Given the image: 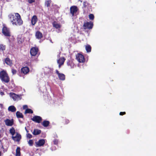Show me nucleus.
Masks as SVG:
<instances>
[{
	"label": "nucleus",
	"instance_id": "nucleus-8",
	"mask_svg": "<svg viewBox=\"0 0 156 156\" xmlns=\"http://www.w3.org/2000/svg\"><path fill=\"white\" fill-rule=\"evenodd\" d=\"M31 120L37 123H40L42 121V118L38 116H35L31 119Z\"/></svg>",
	"mask_w": 156,
	"mask_h": 156
},
{
	"label": "nucleus",
	"instance_id": "nucleus-28",
	"mask_svg": "<svg viewBox=\"0 0 156 156\" xmlns=\"http://www.w3.org/2000/svg\"><path fill=\"white\" fill-rule=\"evenodd\" d=\"M33 113V111L31 109H30L29 108H27V109L25 112V113Z\"/></svg>",
	"mask_w": 156,
	"mask_h": 156
},
{
	"label": "nucleus",
	"instance_id": "nucleus-32",
	"mask_svg": "<svg viewBox=\"0 0 156 156\" xmlns=\"http://www.w3.org/2000/svg\"><path fill=\"white\" fill-rule=\"evenodd\" d=\"M12 72L13 75H14L16 74V71L14 69H12Z\"/></svg>",
	"mask_w": 156,
	"mask_h": 156
},
{
	"label": "nucleus",
	"instance_id": "nucleus-19",
	"mask_svg": "<svg viewBox=\"0 0 156 156\" xmlns=\"http://www.w3.org/2000/svg\"><path fill=\"white\" fill-rule=\"evenodd\" d=\"M35 36L36 38L39 39H41L43 37L42 34L39 31L36 32Z\"/></svg>",
	"mask_w": 156,
	"mask_h": 156
},
{
	"label": "nucleus",
	"instance_id": "nucleus-16",
	"mask_svg": "<svg viewBox=\"0 0 156 156\" xmlns=\"http://www.w3.org/2000/svg\"><path fill=\"white\" fill-rule=\"evenodd\" d=\"M37 21V18L36 15L34 16L31 20V22L32 25H34Z\"/></svg>",
	"mask_w": 156,
	"mask_h": 156
},
{
	"label": "nucleus",
	"instance_id": "nucleus-4",
	"mask_svg": "<svg viewBox=\"0 0 156 156\" xmlns=\"http://www.w3.org/2000/svg\"><path fill=\"white\" fill-rule=\"evenodd\" d=\"M76 58L77 60L80 63H83L85 61L84 56L80 53H77L76 55Z\"/></svg>",
	"mask_w": 156,
	"mask_h": 156
},
{
	"label": "nucleus",
	"instance_id": "nucleus-36",
	"mask_svg": "<svg viewBox=\"0 0 156 156\" xmlns=\"http://www.w3.org/2000/svg\"><path fill=\"white\" fill-rule=\"evenodd\" d=\"M53 142L54 143V144H58V141L57 140H54Z\"/></svg>",
	"mask_w": 156,
	"mask_h": 156
},
{
	"label": "nucleus",
	"instance_id": "nucleus-2",
	"mask_svg": "<svg viewBox=\"0 0 156 156\" xmlns=\"http://www.w3.org/2000/svg\"><path fill=\"white\" fill-rule=\"evenodd\" d=\"M0 79L2 82L8 83L10 80L9 77L6 71L3 70L0 72Z\"/></svg>",
	"mask_w": 156,
	"mask_h": 156
},
{
	"label": "nucleus",
	"instance_id": "nucleus-37",
	"mask_svg": "<svg viewBox=\"0 0 156 156\" xmlns=\"http://www.w3.org/2000/svg\"><path fill=\"white\" fill-rule=\"evenodd\" d=\"M27 108V106L26 105H24L23 106V109H25Z\"/></svg>",
	"mask_w": 156,
	"mask_h": 156
},
{
	"label": "nucleus",
	"instance_id": "nucleus-5",
	"mask_svg": "<svg viewBox=\"0 0 156 156\" xmlns=\"http://www.w3.org/2000/svg\"><path fill=\"white\" fill-rule=\"evenodd\" d=\"M70 12L72 16H74L77 12L78 9L77 7L75 5L71 6L70 8Z\"/></svg>",
	"mask_w": 156,
	"mask_h": 156
},
{
	"label": "nucleus",
	"instance_id": "nucleus-33",
	"mask_svg": "<svg viewBox=\"0 0 156 156\" xmlns=\"http://www.w3.org/2000/svg\"><path fill=\"white\" fill-rule=\"evenodd\" d=\"M27 137L29 139L31 138L32 137V135L30 133H27Z\"/></svg>",
	"mask_w": 156,
	"mask_h": 156
},
{
	"label": "nucleus",
	"instance_id": "nucleus-6",
	"mask_svg": "<svg viewBox=\"0 0 156 156\" xmlns=\"http://www.w3.org/2000/svg\"><path fill=\"white\" fill-rule=\"evenodd\" d=\"M93 23L91 22H87L86 23H85L83 25L84 28L85 29H91L93 27Z\"/></svg>",
	"mask_w": 156,
	"mask_h": 156
},
{
	"label": "nucleus",
	"instance_id": "nucleus-30",
	"mask_svg": "<svg viewBox=\"0 0 156 156\" xmlns=\"http://www.w3.org/2000/svg\"><path fill=\"white\" fill-rule=\"evenodd\" d=\"M89 19L90 20H93L94 18V16L93 14H90L89 16Z\"/></svg>",
	"mask_w": 156,
	"mask_h": 156
},
{
	"label": "nucleus",
	"instance_id": "nucleus-21",
	"mask_svg": "<svg viewBox=\"0 0 156 156\" xmlns=\"http://www.w3.org/2000/svg\"><path fill=\"white\" fill-rule=\"evenodd\" d=\"M16 115L17 118H23V115L22 113L19 111L16 112Z\"/></svg>",
	"mask_w": 156,
	"mask_h": 156
},
{
	"label": "nucleus",
	"instance_id": "nucleus-39",
	"mask_svg": "<svg viewBox=\"0 0 156 156\" xmlns=\"http://www.w3.org/2000/svg\"><path fill=\"white\" fill-rule=\"evenodd\" d=\"M0 107H1V108H2L3 107V105L2 104H0Z\"/></svg>",
	"mask_w": 156,
	"mask_h": 156
},
{
	"label": "nucleus",
	"instance_id": "nucleus-35",
	"mask_svg": "<svg viewBox=\"0 0 156 156\" xmlns=\"http://www.w3.org/2000/svg\"><path fill=\"white\" fill-rule=\"evenodd\" d=\"M126 113L125 112H120L119 113V115H123L126 114Z\"/></svg>",
	"mask_w": 156,
	"mask_h": 156
},
{
	"label": "nucleus",
	"instance_id": "nucleus-27",
	"mask_svg": "<svg viewBox=\"0 0 156 156\" xmlns=\"http://www.w3.org/2000/svg\"><path fill=\"white\" fill-rule=\"evenodd\" d=\"M53 25L54 27L56 28H58L60 27V25L56 22H54Z\"/></svg>",
	"mask_w": 156,
	"mask_h": 156
},
{
	"label": "nucleus",
	"instance_id": "nucleus-23",
	"mask_svg": "<svg viewBox=\"0 0 156 156\" xmlns=\"http://www.w3.org/2000/svg\"><path fill=\"white\" fill-rule=\"evenodd\" d=\"M86 50L87 52H90L91 51V48L89 45H87L86 46Z\"/></svg>",
	"mask_w": 156,
	"mask_h": 156
},
{
	"label": "nucleus",
	"instance_id": "nucleus-25",
	"mask_svg": "<svg viewBox=\"0 0 156 156\" xmlns=\"http://www.w3.org/2000/svg\"><path fill=\"white\" fill-rule=\"evenodd\" d=\"M49 122L48 121H44L42 123V125L44 127H47L48 126Z\"/></svg>",
	"mask_w": 156,
	"mask_h": 156
},
{
	"label": "nucleus",
	"instance_id": "nucleus-20",
	"mask_svg": "<svg viewBox=\"0 0 156 156\" xmlns=\"http://www.w3.org/2000/svg\"><path fill=\"white\" fill-rule=\"evenodd\" d=\"M41 132V131L40 130L38 129H34L32 133L34 135H36L40 134Z\"/></svg>",
	"mask_w": 156,
	"mask_h": 156
},
{
	"label": "nucleus",
	"instance_id": "nucleus-17",
	"mask_svg": "<svg viewBox=\"0 0 156 156\" xmlns=\"http://www.w3.org/2000/svg\"><path fill=\"white\" fill-rule=\"evenodd\" d=\"M5 62L7 65L11 66L12 65V61L8 58H6L5 60Z\"/></svg>",
	"mask_w": 156,
	"mask_h": 156
},
{
	"label": "nucleus",
	"instance_id": "nucleus-12",
	"mask_svg": "<svg viewBox=\"0 0 156 156\" xmlns=\"http://www.w3.org/2000/svg\"><path fill=\"white\" fill-rule=\"evenodd\" d=\"M65 60V59L64 57L60 58L57 60V63L58 64V67L59 68H60L61 66L63 65L64 61Z\"/></svg>",
	"mask_w": 156,
	"mask_h": 156
},
{
	"label": "nucleus",
	"instance_id": "nucleus-22",
	"mask_svg": "<svg viewBox=\"0 0 156 156\" xmlns=\"http://www.w3.org/2000/svg\"><path fill=\"white\" fill-rule=\"evenodd\" d=\"M20 147H17L16 150V156H20Z\"/></svg>",
	"mask_w": 156,
	"mask_h": 156
},
{
	"label": "nucleus",
	"instance_id": "nucleus-26",
	"mask_svg": "<svg viewBox=\"0 0 156 156\" xmlns=\"http://www.w3.org/2000/svg\"><path fill=\"white\" fill-rule=\"evenodd\" d=\"M9 132L12 136H13L15 133V129L13 127L12 128L10 129Z\"/></svg>",
	"mask_w": 156,
	"mask_h": 156
},
{
	"label": "nucleus",
	"instance_id": "nucleus-3",
	"mask_svg": "<svg viewBox=\"0 0 156 156\" xmlns=\"http://www.w3.org/2000/svg\"><path fill=\"white\" fill-rule=\"evenodd\" d=\"M9 95L14 101H18L21 100L22 98L21 95H17L14 93H10Z\"/></svg>",
	"mask_w": 156,
	"mask_h": 156
},
{
	"label": "nucleus",
	"instance_id": "nucleus-41",
	"mask_svg": "<svg viewBox=\"0 0 156 156\" xmlns=\"http://www.w3.org/2000/svg\"><path fill=\"white\" fill-rule=\"evenodd\" d=\"M57 57H60V54H59L58 55H57Z\"/></svg>",
	"mask_w": 156,
	"mask_h": 156
},
{
	"label": "nucleus",
	"instance_id": "nucleus-18",
	"mask_svg": "<svg viewBox=\"0 0 156 156\" xmlns=\"http://www.w3.org/2000/svg\"><path fill=\"white\" fill-rule=\"evenodd\" d=\"M8 110L9 111L11 112H14L16 111V108L13 105H11L9 106L8 107Z\"/></svg>",
	"mask_w": 156,
	"mask_h": 156
},
{
	"label": "nucleus",
	"instance_id": "nucleus-11",
	"mask_svg": "<svg viewBox=\"0 0 156 156\" xmlns=\"http://www.w3.org/2000/svg\"><path fill=\"white\" fill-rule=\"evenodd\" d=\"M21 135L18 133H16V136H13L12 137V139L14 141H19L21 139Z\"/></svg>",
	"mask_w": 156,
	"mask_h": 156
},
{
	"label": "nucleus",
	"instance_id": "nucleus-42",
	"mask_svg": "<svg viewBox=\"0 0 156 156\" xmlns=\"http://www.w3.org/2000/svg\"><path fill=\"white\" fill-rule=\"evenodd\" d=\"M1 137H2V136H1V135L0 134V138H1Z\"/></svg>",
	"mask_w": 156,
	"mask_h": 156
},
{
	"label": "nucleus",
	"instance_id": "nucleus-9",
	"mask_svg": "<svg viewBox=\"0 0 156 156\" xmlns=\"http://www.w3.org/2000/svg\"><path fill=\"white\" fill-rule=\"evenodd\" d=\"M5 124L8 126H11L13 124V120L12 119H7L4 121Z\"/></svg>",
	"mask_w": 156,
	"mask_h": 156
},
{
	"label": "nucleus",
	"instance_id": "nucleus-38",
	"mask_svg": "<svg viewBox=\"0 0 156 156\" xmlns=\"http://www.w3.org/2000/svg\"><path fill=\"white\" fill-rule=\"evenodd\" d=\"M0 94L1 95L3 96L4 94V93L2 92H0Z\"/></svg>",
	"mask_w": 156,
	"mask_h": 156
},
{
	"label": "nucleus",
	"instance_id": "nucleus-10",
	"mask_svg": "<svg viewBox=\"0 0 156 156\" xmlns=\"http://www.w3.org/2000/svg\"><path fill=\"white\" fill-rule=\"evenodd\" d=\"M38 49L36 47H33L32 48L30 51V53L31 55L35 56L36 55Z\"/></svg>",
	"mask_w": 156,
	"mask_h": 156
},
{
	"label": "nucleus",
	"instance_id": "nucleus-14",
	"mask_svg": "<svg viewBox=\"0 0 156 156\" xmlns=\"http://www.w3.org/2000/svg\"><path fill=\"white\" fill-rule=\"evenodd\" d=\"M45 143V140L44 139H41L38 141L36 142V146L39 147L42 146Z\"/></svg>",
	"mask_w": 156,
	"mask_h": 156
},
{
	"label": "nucleus",
	"instance_id": "nucleus-15",
	"mask_svg": "<svg viewBox=\"0 0 156 156\" xmlns=\"http://www.w3.org/2000/svg\"><path fill=\"white\" fill-rule=\"evenodd\" d=\"M29 71V69L28 67L26 66L23 67L21 69V72L24 74H26Z\"/></svg>",
	"mask_w": 156,
	"mask_h": 156
},
{
	"label": "nucleus",
	"instance_id": "nucleus-43",
	"mask_svg": "<svg viewBox=\"0 0 156 156\" xmlns=\"http://www.w3.org/2000/svg\"><path fill=\"white\" fill-rule=\"evenodd\" d=\"M1 152L0 151V156H1Z\"/></svg>",
	"mask_w": 156,
	"mask_h": 156
},
{
	"label": "nucleus",
	"instance_id": "nucleus-31",
	"mask_svg": "<svg viewBox=\"0 0 156 156\" xmlns=\"http://www.w3.org/2000/svg\"><path fill=\"white\" fill-rule=\"evenodd\" d=\"M28 143L30 146H32L33 143V140H30L28 141Z\"/></svg>",
	"mask_w": 156,
	"mask_h": 156
},
{
	"label": "nucleus",
	"instance_id": "nucleus-29",
	"mask_svg": "<svg viewBox=\"0 0 156 156\" xmlns=\"http://www.w3.org/2000/svg\"><path fill=\"white\" fill-rule=\"evenodd\" d=\"M5 47L3 44H0V51H3L5 50Z\"/></svg>",
	"mask_w": 156,
	"mask_h": 156
},
{
	"label": "nucleus",
	"instance_id": "nucleus-24",
	"mask_svg": "<svg viewBox=\"0 0 156 156\" xmlns=\"http://www.w3.org/2000/svg\"><path fill=\"white\" fill-rule=\"evenodd\" d=\"M51 3V0H46L45 2V6H46L47 7H48L50 6Z\"/></svg>",
	"mask_w": 156,
	"mask_h": 156
},
{
	"label": "nucleus",
	"instance_id": "nucleus-1",
	"mask_svg": "<svg viewBox=\"0 0 156 156\" xmlns=\"http://www.w3.org/2000/svg\"><path fill=\"white\" fill-rule=\"evenodd\" d=\"M15 15L11 14L9 15L8 17L10 22L13 25H21L23 23V21L20 16L18 13H15Z\"/></svg>",
	"mask_w": 156,
	"mask_h": 156
},
{
	"label": "nucleus",
	"instance_id": "nucleus-13",
	"mask_svg": "<svg viewBox=\"0 0 156 156\" xmlns=\"http://www.w3.org/2000/svg\"><path fill=\"white\" fill-rule=\"evenodd\" d=\"M56 73L58 75V78L60 80H65V76L64 74L59 73L57 70H56Z\"/></svg>",
	"mask_w": 156,
	"mask_h": 156
},
{
	"label": "nucleus",
	"instance_id": "nucleus-7",
	"mask_svg": "<svg viewBox=\"0 0 156 156\" xmlns=\"http://www.w3.org/2000/svg\"><path fill=\"white\" fill-rule=\"evenodd\" d=\"M2 31L3 34L5 36H10V33L9 29L7 27H4L2 28Z\"/></svg>",
	"mask_w": 156,
	"mask_h": 156
},
{
	"label": "nucleus",
	"instance_id": "nucleus-34",
	"mask_svg": "<svg viewBox=\"0 0 156 156\" xmlns=\"http://www.w3.org/2000/svg\"><path fill=\"white\" fill-rule=\"evenodd\" d=\"M35 0H28V2L29 3H32L35 2Z\"/></svg>",
	"mask_w": 156,
	"mask_h": 156
},
{
	"label": "nucleus",
	"instance_id": "nucleus-40",
	"mask_svg": "<svg viewBox=\"0 0 156 156\" xmlns=\"http://www.w3.org/2000/svg\"><path fill=\"white\" fill-rule=\"evenodd\" d=\"M25 130H26V132H27V133H28V130L27 129V128H26V127H25Z\"/></svg>",
	"mask_w": 156,
	"mask_h": 156
}]
</instances>
